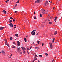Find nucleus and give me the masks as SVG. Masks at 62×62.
<instances>
[{"label": "nucleus", "mask_w": 62, "mask_h": 62, "mask_svg": "<svg viewBox=\"0 0 62 62\" xmlns=\"http://www.w3.org/2000/svg\"><path fill=\"white\" fill-rule=\"evenodd\" d=\"M36 58V57H34V60H37V58Z\"/></svg>", "instance_id": "dca6fc26"}, {"label": "nucleus", "mask_w": 62, "mask_h": 62, "mask_svg": "<svg viewBox=\"0 0 62 62\" xmlns=\"http://www.w3.org/2000/svg\"><path fill=\"white\" fill-rule=\"evenodd\" d=\"M34 19H36V18H37V17H36V16H35V17L34 16Z\"/></svg>", "instance_id": "c756f323"}, {"label": "nucleus", "mask_w": 62, "mask_h": 62, "mask_svg": "<svg viewBox=\"0 0 62 62\" xmlns=\"http://www.w3.org/2000/svg\"><path fill=\"white\" fill-rule=\"evenodd\" d=\"M54 39H55V38H53V41H52L53 43H54Z\"/></svg>", "instance_id": "ddd939ff"}, {"label": "nucleus", "mask_w": 62, "mask_h": 62, "mask_svg": "<svg viewBox=\"0 0 62 62\" xmlns=\"http://www.w3.org/2000/svg\"><path fill=\"white\" fill-rule=\"evenodd\" d=\"M17 11H16L15 12H15V13H17Z\"/></svg>", "instance_id": "58836bf2"}, {"label": "nucleus", "mask_w": 62, "mask_h": 62, "mask_svg": "<svg viewBox=\"0 0 62 62\" xmlns=\"http://www.w3.org/2000/svg\"><path fill=\"white\" fill-rule=\"evenodd\" d=\"M46 11V10L42 9L41 10V12L42 13H44L45 12V11Z\"/></svg>", "instance_id": "39448f33"}, {"label": "nucleus", "mask_w": 62, "mask_h": 62, "mask_svg": "<svg viewBox=\"0 0 62 62\" xmlns=\"http://www.w3.org/2000/svg\"><path fill=\"white\" fill-rule=\"evenodd\" d=\"M10 19H9L8 20V21H10Z\"/></svg>", "instance_id": "0e129e2a"}, {"label": "nucleus", "mask_w": 62, "mask_h": 62, "mask_svg": "<svg viewBox=\"0 0 62 62\" xmlns=\"http://www.w3.org/2000/svg\"><path fill=\"white\" fill-rule=\"evenodd\" d=\"M38 62H39V61H38Z\"/></svg>", "instance_id": "052dcab7"}, {"label": "nucleus", "mask_w": 62, "mask_h": 62, "mask_svg": "<svg viewBox=\"0 0 62 62\" xmlns=\"http://www.w3.org/2000/svg\"><path fill=\"white\" fill-rule=\"evenodd\" d=\"M14 28H16V27H14Z\"/></svg>", "instance_id": "603ef678"}, {"label": "nucleus", "mask_w": 62, "mask_h": 62, "mask_svg": "<svg viewBox=\"0 0 62 62\" xmlns=\"http://www.w3.org/2000/svg\"><path fill=\"white\" fill-rule=\"evenodd\" d=\"M6 45H8V43H6L5 44Z\"/></svg>", "instance_id": "2f4dec72"}, {"label": "nucleus", "mask_w": 62, "mask_h": 62, "mask_svg": "<svg viewBox=\"0 0 62 62\" xmlns=\"http://www.w3.org/2000/svg\"><path fill=\"white\" fill-rule=\"evenodd\" d=\"M28 50L27 49V53H28V51H27Z\"/></svg>", "instance_id": "8fccbe9b"}, {"label": "nucleus", "mask_w": 62, "mask_h": 62, "mask_svg": "<svg viewBox=\"0 0 62 62\" xmlns=\"http://www.w3.org/2000/svg\"><path fill=\"white\" fill-rule=\"evenodd\" d=\"M17 43H20V42H19V41H17Z\"/></svg>", "instance_id": "c85d7f7f"}, {"label": "nucleus", "mask_w": 62, "mask_h": 62, "mask_svg": "<svg viewBox=\"0 0 62 62\" xmlns=\"http://www.w3.org/2000/svg\"><path fill=\"white\" fill-rule=\"evenodd\" d=\"M32 44H34V42H32Z\"/></svg>", "instance_id": "3c124183"}, {"label": "nucleus", "mask_w": 62, "mask_h": 62, "mask_svg": "<svg viewBox=\"0 0 62 62\" xmlns=\"http://www.w3.org/2000/svg\"><path fill=\"white\" fill-rule=\"evenodd\" d=\"M54 8H55L54 7L53 8V9H54Z\"/></svg>", "instance_id": "6e6d98bb"}, {"label": "nucleus", "mask_w": 62, "mask_h": 62, "mask_svg": "<svg viewBox=\"0 0 62 62\" xmlns=\"http://www.w3.org/2000/svg\"><path fill=\"white\" fill-rule=\"evenodd\" d=\"M9 0H7V1H9Z\"/></svg>", "instance_id": "e2e57ef3"}, {"label": "nucleus", "mask_w": 62, "mask_h": 62, "mask_svg": "<svg viewBox=\"0 0 62 62\" xmlns=\"http://www.w3.org/2000/svg\"><path fill=\"white\" fill-rule=\"evenodd\" d=\"M45 55H46V56H47V55H48V54L47 53H46L45 54Z\"/></svg>", "instance_id": "a878e982"}, {"label": "nucleus", "mask_w": 62, "mask_h": 62, "mask_svg": "<svg viewBox=\"0 0 62 62\" xmlns=\"http://www.w3.org/2000/svg\"><path fill=\"white\" fill-rule=\"evenodd\" d=\"M13 22H14L15 21V20L14 19L13 20Z\"/></svg>", "instance_id": "09e8293b"}, {"label": "nucleus", "mask_w": 62, "mask_h": 62, "mask_svg": "<svg viewBox=\"0 0 62 62\" xmlns=\"http://www.w3.org/2000/svg\"><path fill=\"white\" fill-rule=\"evenodd\" d=\"M35 60H33V61H32V62H34V61H35Z\"/></svg>", "instance_id": "a18cd8bd"}, {"label": "nucleus", "mask_w": 62, "mask_h": 62, "mask_svg": "<svg viewBox=\"0 0 62 62\" xmlns=\"http://www.w3.org/2000/svg\"><path fill=\"white\" fill-rule=\"evenodd\" d=\"M36 56L37 57L38 56H37V55H35V57L36 58Z\"/></svg>", "instance_id": "4c0bfd02"}, {"label": "nucleus", "mask_w": 62, "mask_h": 62, "mask_svg": "<svg viewBox=\"0 0 62 62\" xmlns=\"http://www.w3.org/2000/svg\"><path fill=\"white\" fill-rule=\"evenodd\" d=\"M12 22V20H10V21H9V23H11V22Z\"/></svg>", "instance_id": "4be33fe9"}, {"label": "nucleus", "mask_w": 62, "mask_h": 62, "mask_svg": "<svg viewBox=\"0 0 62 62\" xmlns=\"http://www.w3.org/2000/svg\"><path fill=\"white\" fill-rule=\"evenodd\" d=\"M4 27H0V30H1L2 29H4Z\"/></svg>", "instance_id": "9b49d317"}, {"label": "nucleus", "mask_w": 62, "mask_h": 62, "mask_svg": "<svg viewBox=\"0 0 62 62\" xmlns=\"http://www.w3.org/2000/svg\"><path fill=\"white\" fill-rule=\"evenodd\" d=\"M24 40L25 42H26L27 41L26 40V38H24Z\"/></svg>", "instance_id": "a211bd4d"}, {"label": "nucleus", "mask_w": 62, "mask_h": 62, "mask_svg": "<svg viewBox=\"0 0 62 62\" xmlns=\"http://www.w3.org/2000/svg\"><path fill=\"white\" fill-rule=\"evenodd\" d=\"M32 46H31L30 49H31V48H32Z\"/></svg>", "instance_id": "37998d69"}, {"label": "nucleus", "mask_w": 62, "mask_h": 62, "mask_svg": "<svg viewBox=\"0 0 62 62\" xmlns=\"http://www.w3.org/2000/svg\"><path fill=\"white\" fill-rule=\"evenodd\" d=\"M14 26H16V25H14Z\"/></svg>", "instance_id": "13d9d810"}, {"label": "nucleus", "mask_w": 62, "mask_h": 62, "mask_svg": "<svg viewBox=\"0 0 62 62\" xmlns=\"http://www.w3.org/2000/svg\"><path fill=\"white\" fill-rule=\"evenodd\" d=\"M35 32H34V33H33V34H32V35H35Z\"/></svg>", "instance_id": "5701e85b"}, {"label": "nucleus", "mask_w": 62, "mask_h": 62, "mask_svg": "<svg viewBox=\"0 0 62 62\" xmlns=\"http://www.w3.org/2000/svg\"><path fill=\"white\" fill-rule=\"evenodd\" d=\"M17 48H18V47H17Z\"/></svg>", "instance_id": "774afa93"}, {"label": "nucleus", "mask_w": 62, "mask_h": 62, "mask_svg": "<svg viewBox=\"0 0 62 62\" xmlns=\"http://www.w3.org/2000/svg\"><path fill=\"white\" fill-rule=\"evenodd\" d=\"M40 0H38L37 1H35V3H40Z\"/></svg>", "instance_id": "7ed1b4c3"}, {"label": "nucleus", "mask_w": 62, "mask_h": 62, "mask_svg": "<svg viewBox=\"0 0 62 62\" xmlns=\"http://www.w3.org/2000/svg\"><path fill=\"white\" fill-rule=\"evenodd\" d=\"M12 24V23H11L9 24L10 27H13V24Z\"/></svg>", "instance_id": "0eeeda50"}, {"label": "nucleus", "mask_w": 62, "mask_h": 62, "mask_svg": "<svg viewBox=\"0 0 62 62\" xmlns=\"http://www.w3.org/2000/svg\"><path fill=\"white\" fill-rule=\"evenodd\" d=\"M39 32H38V33L36 34L37 35H38V34H39Z\"/></svg>", "instance_id": "79ce46f5"}, {"label": "nucleus", "mask_w": 62, "mask_h": 62, "mask_svg": "<svg viewBox=\"0 0 62 62\" xmlns=\"http://www.w3.org/2000/svg\"><path fill=\"white\" fill-rule=\"evenodd\" d=\"M57 31H56L54 33V34L55 35H56V34H57Z\"/></svg>", "instance_id": "f8f14e48"}, {"label": "nucleus", "mask_w": 62, "mask_h": 62, "mask_svg": "<svg viewBox=\"0 0 62 62\" xmlns=\"http://www.w3.org/2000/svg\"><path fill=\"white\" fill-rule=\"evenodd\" d=\"M42 16V15L40 14V17H41Z\"/></svg>", "instance_id": "e433bc0d"}, {"label": "nucleus", "mask_w": 62, "mask_h": 62, "mask_svg": "<svg viewBox=\"0 0 62 62\" xmlns=\"http://www.w3.org/2000/svg\"><path fill=\"white\" fill-rule=\"evenodd\" d=\"M39 56L40 57H42V55H39Z\"/></svg>", "instance_id": "bb28decb"}, {"label": "nucleus", "mask_w": 62, "mask_h": 62, "mask_svg": "<svg viewBox=\"0 0 62 62\" xmlns=\"http://www.w3.org/2000/svg\"><path fill=\"white\" fill-rule=\"evenodd\" d=\"M20 54H22V52H20Z\"/></svg>", "instance_id": "bf43d9fd"}, {"label": "nucleus", "mask_w": 62, "mask_h": 62, "mask_svg": "<svg viewBox=\"0 0 62 62\" xmlns=\"http://www.w3.org/2000/svg\"><path fill=\"white\" fill-rule=\"evenodd\" d=\"M37 42L38 44H39V41H37Z\"/></svg>", "instance_id": "b1692460"}, {"label": "nucleus", "mask_w": 62, "mask_h": 62, "mask_svg": "<svg viewBox=\"0 0 62 62\" xmlns=\"http://www.w3.org/2000/svg\"><path fill=\"white\" fill-rule=\"evenodd\" d=\"M16 6H18V5H17V4H16Z\"/></svg>", "instance_id": "4d7b16f0"}, {"label": "nucleus", "mask_w": 62, "mask_h": 62, "mask_svg": "<svg viewBox=\"0 0 62 62\" xmlns=\"http://www.w3.org/2000/svg\"><path fill=\"white\" fill-rule=\"evenodd\" d=\"M49 20V19L48 18V21H50V20Z\"/></svg>", "instance_id": "864d4df0"}, {"label": "nucleus", "mask_w": 62, "mask_h": 62, "mask_svg": "<svg viewBox=\"0 0 62 62\" xmlns=\"http://www.w3.org/2000/svg\"><path fill=\"white\" fill-rule=\"evenodd\" d=\"M16 47L14 46H13L12 47V48H14V49H15L16 48Z\"/></svg>", "instance_id": "f3484780"}, {"label": "nucleus", "mask_w": 62, "mask_h": 62, "mask_svg": "<svg viewBox=\"0 0 62 62\" xmlns=\"http://www.w3.org/2000/svg\"><path fill=\"white\" fill-rule=\"evenodd\" d=\"M19 2V1L18 0L17 2H16V3H18Z\"/></svg>", "instance_id": "393cba45"}, {"label": "nucleus", "mask_w": 62, "mask_h": 62, "mask_svg": "<svg viewBox=\"0 0 62 62\" xmlns=\"http://www.w3.org/2000/svg\"><path fill=\"white\" fill-rule=\"evenodd\" d=\"M34 14H36V12H34Z\"/></svg>", "instance_id": "a19ab883"}, {"label": "nucleus", "mask_w": 62, "mask_h": 62, "mask_svg": "<svg viewBox=\"0 0 62 62\" xmlns=\"http://www.w3.org/2000/svg\"><path fill=\"white\" fill-rule=\"evenodd\" d=\"M49 4L48 1H46L44 4L45 6H47Z\"/></svg>", "instance_id": "423d86ee"}, {"label": "nucleus", "mask_w": 62, "mask_h": 62, "mask_svg": "<svg viewBox=\"0 0 62 62\" xmlns=\"http://www.w3.org/2000/svg\"><path fill=\"white\" fill-rule=\"evenodd\" d=\"M5 44L7 42V40H6V39H5Z\"/></svg>", "instance_id": "4468645a"}, {"label": "nucleus", "mask_w": 62, "mask_h": 62, "mask_svg": "<svg viewBox=\"0 0 62 62\" xmlns=\"http://www.w3.org/2000/svg\"><path fill=\"white\" fill-rule=\"evenodd\" d=\"M1 53L3 55H6V53H5V51L3 50L1 51Z\"/></svg>", "instance_id": "f03ea898"}, {"label": "nucleus", "mask_w": 62, "mask_h": 62, "mask_svg": "<svg viewBox=\"0 0 62 62\" xmlns=\"http://www.w3.org/2000/svg\"><path fill=\"white\" fill-rule=\"evenodd\" d=\"M3 12L4 13H5V14H6V12H7V11H5V10H3Z\"/></svg>", "instance_id": "2eb2a0df"}, {"label": "nucleus", "mask_w": 62, "mask_h": 62, "mask_svg": "<svg viewBox=\"0 0 62 62\" xmlns=\"http://www.w3.org/2000/svg\"><path fill=\"white\" fill-rule=\"evenodd\" d=\"M21 48L23 50V52L24 54H25V48L23 46L21 47Z\"/></svg>", "instance_id": "f257e3e1"}, {"label": "nucleus", "mask_w": 62, "mask_h": 62, "mask_svg": "<svg viewBox=\"0 0 62 62\" xmlns=\"http://www.w3.org/2000/svg\"><path fill=\"white\" fill-rule=\"evenodd\" d=\"M13 8H15V9L16 8H15V7H14Z\"/></svg>", "instance_id": "5fc2aeb1"}, {"label": "nucleus", "mask_w": 62, "mask_h": 62, "mask_svg": "<svg viewBox=\"0 0 62 62\" xmlns=\"http://www.w3.org/2000/svg\"><path fill=\"white\" fill-rule=\"evenodd\" d=\"M13 44H15V42H13Z\"/></svg>", "instance_id": "c9c22d12"}, {"label": "nucleus", "mask_w": 62, "mask_h": 62, "mask_svg": "<svg viewBox=\"0 0 62 62\" xmlns=\"http://www.w3.org/2000/svg\"><path fill=\"white\" fill-rule=\"evenodd\" d=\"M6 3H8V1H6Z\"/></svg>", "instance_id": "de8ad7c7"}, {"label": "nucleus", "mask_w": 62, "mask_h": 62, "mask_svg": "<svg viewBox=\"0 0 62 62\" xmlns=\"http://www.w3.org/2000/svg\"><path fill=\"white\" fill-rule=\"evenodd\" d=\"M46 21H47V20H46L45 21V22H46Z\"/></svg>", "instance_id": "680f3d73"}, {"label": "nucleus", "mask_w": 62, "mask_h": 62, "mask_svg": "<svg viewBox=\"0 0 62 62\" xmlns=\"http://www.w3.org/2000/svg\"><path fill=\"white\" fill-rule=\"evenodd\" d=\"M43 23H45V22Z\"/></svg>", "instance_id": "69168bd1"}, {"label": "nucleus", "mask_w": 62, "mask_h": 62, "mask_svg": "<svg viewBox=\"0 0 62 62\" xmlns=\"http://www.w3.org/2000/svg\"><path fill=\"white\" fill-rule=\"evenodd\" d=\"M49 2H50V3H52V1H49Z\"/></svg>", "instance_id": "49530a36"}, {"label": "nucleus", "mask_w": 62, "mask_h": 62, "mask_svg": "<svg viewBox=\"0 0 62 62\" xmlns=\"http://www.w3.org/2000/svg\"><path fill=\"white\" fill-rule=\"evenodd\" d=\"M36 30H34L33 31H32V32H31V34H33V33H34L35 31H36Z\"/></svg>", "instance_id": "6e6552de"}, {"label": "nucleus", "mask_w": 62, "mask_h": 62, "mask_svg": "<svg viewBox=\"0 0 62 62\" xmlns=\"http://www.w3.org/2000/svg\"><path fill=\"white\" fill-rule=\"evenodd\" d=\"M54 59H52V62H53V61H54Z\"/></svg>", "instance_id": "7c9ffc66"}, {"label": "nucleus", "mask_w": 62, "mask_h": 62, "mask_svg": "<svg viewBox=\"0 0 62 62\" xmlns=\"http://www.w3.org/2000/svg\"><path fill=\"white\" fill-rule=\"evenodd\" d=\"M57 16L55 17L54 19V21L55 22H56V20H57Z\"/></svg>", "instance_id": "1a4fd4ad"}, {"label": "nucleus", "mask_w": 62, "mask_h": 62, "mask_svg": "<svg viewBox=\"0 0 62 62\" xmlns=\"http://www.w3.org/2000/svg\"><path fill=\"white\" fill-rule=\"evenodd\" d=\"M49 23L50 24H52V22H50Z\"/></svg>", "instance_id": "72a5a7b5"}, {"label": "nucleus", "mask_w": 62, "mask_h": 62, "mask_svg": "<svg viewBox=\"0 0 62 62\" xmlns=\"http://www.w3.org/2000/svg\"><path fill=\"white\" fill-rule=\"evenodd\" d=\"M1 52H0V54H1Z\"/></svg>", "instance_id": "338daca9"}, {"label": "nucleus", "mask_w": 62, "mask_h": 62, "mask_svg": "<svg viewBox=\"0 0 62 62\" xmlns=\"http://www.w3.org/2000/svg\"><path fill=\"white\" fill-rule=\"evenodd\" d=\"M44 45V44L43 43H42V46H43Z\"/></svg>", "instance_id": "ea45409f"}, {"label": "nucleus", "mask_w": 62, "mask_h": 62, "mask_svg": "<svg viewBox=\"0 0 62 62\" xmlns=\"http://www.w3.org/2000/svg\"><path fill=\"white\" fill-rule=\"evenodd\" d=\"M49 44L50 45V48L51 49H52L53 48V46L52 45V44Z\"/></svg>", "instance_id": "9d476101"}, {"label": "nucleus", "mask_w": 62, "mask_h": 62, "mask_svg": "<svg viewBox=\"0 0 62 62\" xmlns=\"http://www.w3.org/2000/svg\"><path fill=\"white\" fill-rule=\"evenodd\" d=\"M35 48L37 49V50H38L39 49V47H35Z\"/></svg>", "instance_id": "aec40b11"}, {"label": "nucleus", "mask_w": 62, "mask_h": 62, "mask_svg": "<svg viewBox=\"0 0 62 62\" xmlns=\"http://www.w3.org/2000/svg\"><path fill=\"white\" fill-rule=\"evenodd\" d=\"M20 47H19V48H17V51L19 53H20V52H21V50H20Z\"/></svg>", "instance_id": "20e7f679"}, {"label": "nucleus", "mask_w": 62, "mask_h": 62, "mask_svg": "<svg viewBox=\"0 0 62 62\" xmlns=\"http://www.w3.org/2000/svg\"><path fill=\"white\" fill-rule=\"evenodd\" d=\"M20 43H17V46H20Z\"/></svg>", "instance_id": "6ab92c4d"}, {"label": "nucleus", "mask_w": 62, "mask_h": 62, "mask_svg": "<svg viewBox=\"0 0 62 62\" xmlns=\"http://www.w3.org/2000/svg\"><path fill=\"white\" fill-rule=\"evenodd\" d=\"M10 19H11V20H12V19H13V18H12V17H11L10 18Z\"/></svg>", "instance_id": "473e14b6"}, {"label": "nucleus", "mask_w": 62, "mask_h": 62, "mask_svg": "<svg viewBox=\"0 0 62 62\" xmlns=\"http://www.w3.org/2000/svg\"><path fill=\"white\" fill-rule=\"evenodd\" d=\"M15 36H16V37H18V34H15Z\"/></svg>", "instance_id": "412c9836"}, {"label": "nucleus", "mask_w": 62, "mask_h": 62, "mask_svg": "<svg viewBox=\"0 0 62 62\" xmlns=\"http://www.w3.org/2000/svg\"><path fill=\"white\" fill-rule=\"evenodd\" d=\"M12 56V54H11L10 55V56Z\"/></svg>", "instance_id": "c03bdc74"}, {"label": "nucleus", "mask_w": 62, "mask_h": 62, "mask_svg": "<svg viewBox=\"0 0 62 62\" xmlns=\"http://www.w3.org/2000/svg\"><path fill=\"white\" fill-rule=\"evenodd\" d=\"M7 46H8V47H9V48H10V46H9V45H8Z\"/></svg>", "instance_id": "f704fd0d"}, {"label": "nucleus", "mask_w": 62, "mask_h": 62, "mask_svg": "<svg viewBox=\"0 0 62 62\" xmlns=\"http://www.w3.org/2000/svg\"><path fill=\"white\" fill-rule=\"evenodd\" d=\"M10 40H12V37H10Z\"/></svg>", "instance_id": "cd10ccee"}]
</instances>
